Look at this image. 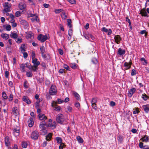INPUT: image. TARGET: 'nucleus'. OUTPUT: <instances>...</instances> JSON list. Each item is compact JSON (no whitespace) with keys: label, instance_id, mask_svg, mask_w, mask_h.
I'll use <instances>...</instances> for the list:
<instances>
[{"label":"nucleus","instance_id":"1","mask_svg":"<svg viewBox=\"0 0 149 149\" xmlns=\"http://www.w3.org/2000/svg\"><path fill=\"white\" fill-rule=\"evenodd\" d=\"M32 60V62L33 63V66L30 65V68H29V69L34 71H36L38 69V67L40 64V62L38 61L37 58H34Z\"/></svg>","mask_w":149,"mask_h":149},{"label":"nucleus","instance_id":"2","mask_svg":"<svg viewBox=\"0 0 149 149\" xmlns=\"http://www.w3.org/2000/svg\"><path fill=\"white\" fill-rule=\"evenodd\" d=\"M3 9L2 12L4 14L9 12L10 11L11 4L8 2H6L3 5Z\"/></svg>","mask_w":149,"mask_h":149},{"label":"nucleus","instance_id":"3","mask_svg":"<svg viewBox=\"0 0 149 149\" xmlns=\"http://www.w3.org/2000/svg\"><path fill=\"white\" fill-rule=\"evenodd\" d=\"M56 120L58 123L61 124H63L65 121L63 115L60 113L58 114L56 116Z\"/></svg>","mask_w":149,"mask_h":149},{"label":"nucleus","instance_id":"4","mask_svg":"<svg viewBox=\"0 0 149 149\" xmlns=\"http://www.w3.org/2000/svg\"><path fill=\"white\" fill-rule=\"evenodd\" d=\"M49 93L50 95H56L57 90L56 87L54 85H52L49 89Z\"/></svg>","mask_w":149,"mask_h":149},{"label":"nucleus","instance_id":"5","mask_svg":"<svg viewBox=\"0 0 149 149\" xmlns=\"http://www.w3.org/2000/svg\"><path fill=\"white\" fill-rule=\"evenodd\" d=\"M46 125V123L44 121H42L40 122V127L41 130L43 132L42 134H45L47 132V131L45 129V125Z\"/></svg>","mask_w":149,"mask_h":149},{"label":"nucleus","instance_id":"6","mask_svg":"<svg viewBox=\"0 0 149 149\" xmlns=\"http://www.w3.org/2000/svg\"><path fill=\"white\" fill-rule=\"evenodd\" d=\"M48 35H43L42 34H40L38 36V39L42 42L45 41L49 37Z\"/></svg>","mask_w":149,"mask_h":149},{"label":"nucleus","instance_id":"7","mask_svg":"<svg viewBox=\"0 0 149 149\" xmlns=\"http://www.w3.org/2000/svg\"><path fill=\"white\" fill-rule=\"evenodd\" d=\"M20 70L22 72H24L25 71V69L26 67L28 68H30L29 64L28 63H26L25 64H22L20 65Z\"/></svg>","mask_w":149,"mask_h":149},{"label":"nucleus","instance_id":"8","mask_svg":"<svg viewBox=\"0 0 149 149\" xmlns=\"http://www.w3.org/2000/svg\"><path fill=\"white\" fill-rule=\"evenodd\" d=\"M39 136L38 132L37 131H34L32 132L31 137L32 139L36 140L38 138Z\"/></svg>","mask_w":149,"mask_h":149},{"label":"nucleus","instance_id":"9","mask_svg":"<svg viewBox=\"0 0 149 149\" xmlns=\"http://www.w3.org/2000/svg\"><path fill=\"white\" fill-rule=\"evenodd\" d=\"M136 91V89L135 88H132L128 91V96L130 97H132L133 94L135 93Z\"/></svg>","mask_w":149,"mask_h":149},{"label":"nucleus","instance_id":"10","mask_svg":"<svg viewBox=\"0 0 149 149\" xmlns=\"http://www.w3.org/2000/svg\"><path fill=\"white\" fill-rule=\"evenodd\" d=\"M19 8L20 10H25L26 8V4L24 3H20L19 5Z\"/></svg>","mask_w":149,"mask_h":149},{"label":"nucleus","instance_id":"11","mask_svg":"<svg viewBox=\"0 0 149 149\" xmlns=\"http://www.w3.org/2000/svg\"><path fill=\"white\" fill-rule=\"evenodd\" d=\"M125 53V50L122 49L121 48H119L118 49L117 52V54L120 56H123Z\"/></svg>","mask_w":149,"mask_h":149},{"label":"nucleus","instance_id":"12","mask_svg":"<svg viewBox=\"0 0 149 149\" xmlns=\"http://www.w3.org/2000/svg\"><path fill=\"white\" fill-rule=\"evenodd\" d=\"M114 39L115 40V42H116L118 44H119L120 41L121 40V38L120 36L119 35H116L114 38Z\"/></svg>","mask_w":149,"mask_h":149},{"label":"nucleus","instance_id":"13","mask_svg":"<svg viewBox=\"0 0 149 149\" xmlns=\"http://www.w3.org/2000/svg\"><path fill=\"white\" fill-rule=\"evenodd\" d=\"M131 65V62H125L124 64V66L125 68V70H128L130 68Z\"/></svg>","mask_w":149,"mask_h":149},{"label":"nucleus","instance_id":"14","mask_svg":"<svg viewBox=\"0 0 149 149\" xmlns=\"http://www.w3.org/2000/svg\"><path fill=\"white\" fill-rule=\"evenodd\" d=\"M38 118L40 120H45L47 118L45 115L42 113H40L39 114Z\"/></svg>","mask_w":149,"mask_h":149},{"label":"nucleus","instance_id":"15","mask_svg":"<svg viewBox=\"0 0 149 149\" xmlns=\"http://www.w3.org/2000/svg\"><path fill=\"white\" fill-rule=\"evenodd\" d=\"M13 113L15 116H17L19 114V109L17 107H14L13 109Z\"/></svg>","mask_w":149,"mask_h":149},{"label":"nucleus","instance_id":"16","mask_svg":"<svg viewBox=\"0 0 149 149\" xmlns=\"http://www.w3.org/2000/svg\"><path fill=\"white\" fill-rule=\"evenodd\" d=\"M142 141L147 142H149V138H148V136H145L142 137L140 139Z\"/></svg>","mask_w":149,"mask_h":149},{"label":"nucleus","instance_id":"17","mask_svg":"<svg viewBox=\"0 0 149 149\" xmlns=\"http://www.w3.org/2000/svg\"><path fill=\"white\" fill-rule=\"evenodd\" d=\"M23 100L28 104H30L31 103L30 101L28 98L26 96H24L22 98Z\"/></svg>","mask_w":149,"mask_h":149},{"label":"nucleus","instance_id":"18","mask_svg":"<svg viewBox=\"0 0 149 149\" xmlns=\"http://www.w3.org/2000/svg\"><path fill=\"white\" fill-rule=\"evenodd\" d=\"M52 120L51 119H50L49 120V122L50 123L48 125V126L50 127H53L54 128L55 127V124H56V123L55 122H54L53 123L51 124V123L52 122Z\"/></svg>","mask_w":149,"mask_h":149},{"label":"nucleus","instance_id":"19","mask_svg":"<svg viewBox=\"0 0 149 149\" xmlns=\"http://www.w3.org/2000/svg\"><path fill=\"white\" fill-rule=\"evenodd\" d=\"M142 107L144 111L146 113H148V112L149 111V105H144Z\"/></svg>","mask_w":149,"mask_h":149},{"label":"nucleus","instance_id":"20","mask_svg":"<svg viewBox=\"0 0 149 149\" xmlns=\"http://www.w3.org/2000/svg\"><path fill=\"white\" fill-rule=\"evenodd\" d=\"M1 36L3 38L5 39V40L8 39L9 37V35L6 33L1 34Z\"/></svg>","mask_w":149,"mask_h":149},{"label":"nucleus","instance_id":"21","mask_svg":"<svg viewBox=\"0 0 149 149\" xmlns=\"http://www.w3.org/2000/svg\"><path fill=\"white\" fill-rule=\"evenodd\" d=\"M10 142L9 137L8 136L6 137L5 139V143L6 146L8 147L10 145Z\"/></svg>","mask_w":149,"mask_h":149},{"label":"nucleus","instance_id":"22","mask_svg":"<svg viewBox=\"0 0 149 149\" xmlns=\"http://www.w3.org/2000/svg\"><path fill=\"white\" fill-rule=\"evenodd\" d=\"M3 27L7 31H10L11 29V26L8 24L4 25H3Z\"/></svg>","mask_w":149,"mask_h":149},{"label":"nucleus","instance_id":"23","mask_svg":"<svg viewBox=\"0 0 149 149\" xmlns=\"http://www.w3.org/2000/svg\"><path fill=\"white\" fill-rule=\"evenodd\" d=\"M19 129H14L13 130V134L15 136H17L19 135Z\"/></svg>","mask_w":149,"mask_h":149},{"label":"nucleus","instance_id":"24","mask_svg":"<svg viewBox=\"0 0 149 149\" xmlns=\"http://www.w3.org/2000/svg\"><path fill=\"white\" fill-rule=\"evenodd\" d=\"M10 36L12 38L16 39L18 36V35L16 33H11L10 34Z\"/></svg>","mask_w":149,"mask_h":149},{"label":"nucleus","instance_id":"25","mask_svg":"<svg viewBox=\"0 0 149 149\" xmlns=\"http://www.w3.org/2000/svg\"><path fill=\"white\" fill-rule=\"evenodd\" d=\"M140 13L143 16L148 17V15L145 10L143 9L141 10Z\"/></svg>","mask_w":149,"mask_h":149},{"label":"nucleus","instance_id":"26","mask_svg":"<svg viewBox=\"0 0 149 149\" xmlns=\"http://www.w3.org/2000/svg\"><path fill=\"white\" fill-rule=\"evenodd\" d=\"M34 122L33 119L32 118H30V120L29 121V127H32L33 125Z\"/></svg>","mask_w":149,"mask_h":149},{"label":"nucleus","instance_id":"27","mask_svg":"<svg viewBox=\"0 0 149 149\" xmlns=\"http://www.w3.org/2000/svg\"><path fill=\"white\" fill-rule=\"evenodd\" d=\"M90 34L89 33H86L84 34V36L85 38L86 39L90 40H91V39L90 38V37L89 36V35H90Z\"/></svg>","mask_w":149,"mask_h":149},{"label":"nucleus","instance_id":"28","mask_svg":"<svg viewBox=\"0 0 149 149\" xmlns=\"http://www.w3.org/2000/svg\"><path fill=\"white\" fill-rule=\"evenodd\" d=\"M73 94L77 100H80V96L76 92H74L73 93Z\"/></svg>","mask_w":149,"mask_h":149},{"label":"nucleus","instance_id":"29","mask_svg":"<svg viewBox=\"0 0 149 149\" xmlns=\"http://www.w3.org/2000/svg\"><path fill=\"white\" fill-rule=\"evenodd\" d=\"M21 24L23 25L27 26H28V23L24 19H21L20 21Z\"/></svg>","mask_w":149,"mask_h":149},{"label":"nucleus","instance_id":"30","mask_svg":"<svg viewBox=\"0 0 149 149\" xmlns=\"http://www.w3.org/2000/svg\"><path fill=\"white\" fill-rule=\"evenodd\" d=\"M61 17L63 19H65L67 18L66 15H65V12L63 10L61 14Z\"/></svg>","mask_w":149,"mask_h":149},{"label":"nucleus","instance_id":"31","mask_svg":"<svg viewBox=\"0 0 149 149\" xmlns=\"http://www.w3.org/2000/svg\"><path fill=\"white\" fill-rule=\"evenodd\" d=\"M31 20L33 22L36 21L37 22H39L38 17L37 16H35V17H32L31 19Z\"/></svg>","mask_w":149,"mask_h":149},{"label":"nucleus","instance_id":"32","mask_svg":"<svg viewBox=\"0 0 149 149\" xmlns=\"http://www.w3.org/2000/svg\"><path fill=\"white\" fill-rule=\"evenodd\" d=\"M27 38H30L32 39L33 38V34L31 32H29L27 35L26 36Z\"/></svg>","mask_w":149,"mask_h":149},{"label":"nucleus","instance_id":"33","mask_svg":"<svg viewBox=\"0 0 149 149\" xmlns=\"http://www.w3.org/2000/svg\"><path fill=\"white\" fill-rule=\"evenodd\" d=\"M56 139L57 141V142L58 143L61 144V143H62V139L61 137H57L56 138Z\"/></svg>","mask_w":149,"mask_h":149},{"label":"nucleus","instance_id":"34","mask_svg":"<svg viewBox=\"0 0 149 149\" xmlns=\"http://www.w3.org/2000/svg\"><path fill=\"white\" fill-rule=\"evenodd\" d=\"M52 134L51 133H49L46 136V140L48 141H49L50 140V139L52 137Z\"/></svg>","mask_w":149,"mask_h":149},{"label":"nucleus","instance_id":"35","mask_svg":"<svg viewBox=\"0 0 149 149\" xmlns=\"http://www.w3.org/2000/svg\"><path fill=\"white\" fill-rule=\"evenodd\" d=\"M77 139L78 142L79 143H82L83 142V140L79 136H78L77 137Z\"/></svg>","mask_w":149,"mask_h":149},{"label":"nucleus","instance_id":"36","mask_svg":"<svg viewBox=\"0 0 149 149\" xmlns=\"http://www.w3.org/2000/svg\"><path fill=\"white\" fill-rule=\"evenodd\" d=\"M63 10H64L62 9H58L55 10V12L56 14H58L61 12H62Z\"/></svg>","mask_w":149,"mask_h":149},{"label":"nucleus","instance_id":"37","mask_svg":"<svg viewBox=\"0 0 149 149\" xmlns=\"http://www.w3.org/2000/svg\"><path fill=\"white\" fill-rule=\"evenodd\" d=\"M22 147L24 148H26L27 146V143L25 141H23L22 143Z\"/></svg>","mask_w":149,"mask_h":149},{"label":"nucleus","instance_id":"38","mask_svg":"<svg viewBox=\"0 0 149 149\" xmlns=\"http://www.w3.org/2000/svg\"><path fill=\"white\" fill-rule=\"evenodd\" d=\"M40 50L42 54H43L45 52V48L43 46H42L40 47Z\"/></svg>","mask_w":149,"mask_h":149},{"label":"nucleus","instance_id":"39","mask_svg":"<svg viewBox=\"0 0 149 149\" xmlns=\"http://www.w3.org/2000/svg\"><path fill=\"white\" fill-rule=\"evenodd\" d=\"M141 61H142V63L144 65L147 64V63L146 61L144 58H141Z\"/></svg>","mask_w":149,"mask_h":149},{"label":"nucleus","instance_id":"40","mask_svg":"<svg viewBox=\"0 0 149 149\" xmlns=\"http://www.w3.org/2000/svg\"><path fill=\"white\" fill-rule=\"evenodd\" d=\"M139 112V111L138 110V108H135V110L133 112V114H138Z\"/></svg>","mask_w":149,"mask_h":149},{"label":"nucleus","instance_id":"41","mask_svg":"<svg viewBox=\"0 0 149 149\" xmlns=\"http://www.w3.org/2000/svg\"><path fill=\"white\" fill-rule=\"evenodd\" d=\"M68 24L70 28L71 27V20L70 19H67Z\"/></svg>","mask_w":149,"mask_h":149},{"label":"nucleus","instance_id":"42","mask_svg":"<svg viewBox=\"0 0 149 149\" xmlns=\"http://www.w3.org/2000/svg\"><path fill=\"white\" fill-rule=\"evenodd\" d=\"M71 67L72 69H75L77 68V65L75 63H71L70 64Z\"/></svg>","mask_w":149,"mask_h":149},{"label":"nucleus","instance_id":"43","mask_svg":"<svg viewBox=\"0 0 149 149\" xmlns=\"http://www.w3.org/2000/svg\"><path fill=\"white\" fill-rule=\"evenodd\" d=\"M24 87L26 88H28V82L27 81H24Z\"/></svg>","mask_w":149,"mask_h":149},{"label":"nucleus","instance_id":"44","mask_svg":"<svg viewBox=\"0 0 149 149\" xmlns=\"http://www.w3.org/2000/svg\"><path fill=\"white\" fill-rule=\"evenodd\" d=\"M142 98L145 100H146L148 99V96L146 94H144L142 95Z\"/></svg>","mask_w":149,"mask_h":149},{"label":"nucleus","instance_id":"45","mask_svg":"<svg viewBox=\"0 0 149 149\" xmlns=\"http://www.w3.org/2000/svg\"><path fill=\"white\" fill-rule=\"evenodd\" d=\"M67 109L68 112H72V108L70 106H68L67 107Z\"/></svg>","mask_w":149,"mask_h":149},{"label":"nucleus","instance_id":"46","mask_svg":"<svg viewBox=\"0 0 149 149\" xmlns=\"http://www.w3.org/2000/svg\"><path fill=\"white\" fill-rule=\"evenodd\" d=\"M21 13L19 11H17L15 13V15L17 17L20 16L21 15Z\"/></svg>","mask_w":149,"mask_h":149},{"label":"nucleus","instance_id":"47","mask_svg":"<svg viewBox=\"0 0 149 149\" xmlns=\"http://www.w3.org/2000/svg\"><path fill=\"white\" fill-rule=\"evenodd\" d=\"M26 75L28 77H31L32 76V74L31 72H26Z\"/></svg>","mask_w":149,"mask_h":149},{"label":"nucleus","instance_id":"48","mask_svg":"<svg viewBox=\"0 0 149 149\" xmlns=\"http://www.w3.org/2000/svg\"><path fill=\"white\" fill-rule=\"evenodd\" d=\"M61 109V108L59 106H56L54 107V109L56 111H60Z\"/></svg>","mask_w":149,"mask_h":149},{"label":"nucleus","instance_id":"49","mask_svg":"<svg viewBox=\"0 0 149 149\" xmlns=\"http://www.w3.org/2000/svg\"><path fill=\"white\" fill-rule=\"evenodd\" d=\"M70 3L72 4H75L76 3L75 0H67Z\"/></svg>","mask_w":149,"mask_h":149},{"label":"nucleus","instance_id":"50","mask_svg":"<svg viewBox=\"0 0 149 149\" xmlns=\"http://www.w3.org/2000/svg\"><path fill=\"white\" fill-rule=\"evenodd\" d=\"M2 96L4 99H7V96L6 95V93L5 92H2Z\"/></svg>","mask_w":149,"mask_h":149},{"label":"nucleus","instance_id":"51","mask_svg":"<svg viewBox=\"0 0 149 149\" xmlns=\"http://www.w3.org/2000/svg\"><path fill=\"white\" fill-rule=\"evenodd\" d=\"M20 51L22 53L25 51V49L24 48V45H22L20 47Z\"/></svg>","mask_w":149,"mask_h":149},{"label":"nucleus","instance_id":"52","mask_svg":"<svg viewBox=\"0 0 149 149\" xmlns=\"http://www.w3.org/2000/svg\"><path fill=\"white\" fill-rule=\"evenodd\" d=\"M97 100L96 98H93L91 101V103H97Z\"/></svg>","mask_w":149,"mask_h":149},{"label":"nucleus","instance_id":"53","mask_svg":"<svg viewBox=\"0 0 149 149\" xmlns=\"http://www.w3.org/2000/svg\"><path fill=\"white\" fill-rule=\"evenodd\" d=\"M22 39L21 38H17L16 42L17 43H20L22 42Z\"/></svg>","mask_w":149,"mask_h":149},{"label":"nucleus","instance_id":"54","mask_svg":"<svg viewBox=\"0 0 149 149\" xmlns=\"http://www.w3.org/2000/svg\"><path fill=\"white\" fill-rule=\"evenodd\" d=\"M92 62L94 64H97V61L96 58H93L92 60Z\"/></svg>","mask_w":149,"mask_h":149},{"label":"nucleus","instance_id":"55","mask_svg":"<svg viewBox=\"0 0 149 149\" xmlns=\"http://www.w3.org/2000/svg\"><path fill=\"white\" fill-rule=\"evenodd\" d=\"M89 36L90 37V39L91 40H90V41H92L93 40H94V39H95V38L92 34H90V35H89Z\"/></svg>","mask_w":149,"mask_h":149},{"label":"nucleus","instance_id":"56","mask_svg":"<svg viewBox=\"0 0 149 149\" xmlns=\"http://www.w3.org/2000/svg\"><path fill=\"white\" fill-rule=\"evenodd\" d=\"M75 106L77 108L79 109L80 107V104L78 102H77L74 104Z\"/></svg>","mask_w":149,"mask_h":149},{"label":"nucleus","instance_id":"57","mask_svg":"<svg viewBox=\"0 0 149 149\" xmlns=\"http://www.w3.org/2000/svg\"><path fill=\"white\" fill-rule=\"evenodd\" d=\"M136 74V72L134 69H132V70L131 75L134 76Z\"/></svg>","mask_w":149,"mask_h":149},{"label":"nucleus","instance_id":"58","mask_svg":"<svg viewBox=\"0 0 149 149\" xmlns=\"http://www.w3.org/2000/svg\"><path fill=\"white\" fill-rule=\"evenodd\" d=\"M93 109H96L97 107L96 106V103H91Z\"/></svg>","mask_w":149,"mask_h":149},{"label":"nucleus","instance_id":"59","mask_svg":"<svg viewBox=\"0 0 149 149\" xmlns=\"http://www.w3.org/2000/svg\"><path fill=\"white\" fill-rule=\"evenodd\" d=\"M31 58L32 59H33L34 58H35V52L34 51H33L32 52V54H31Z\"/></svg>","mask_w":149,"mask_h":149},{"label":"nucleus","instance_id":"60","mask_svg":"<svg viewBox=\"0 0 149 149\" xmlns=\"http://www.w3.org/2000/svg\"><path fill=\"white\" fill-rule=\"evenodd\" d=\"M68 35L69 36H72V31L71 29H69L68 31Z\"/></svg>","mask_w":149,"mask_h":149},{"label":"nucleus","instance_id":"61","mask_svg":"<svg viewBox=\"0 0 149 149\" xmlns=\"http://www.w3.org/2000/svg\"><path fill=\"white\" fill-rule=\"evenodd\" d=\"M64 146L65 145L63 143L60 144V145L59 146V149H63Z\"/></svg>","mask_w":149,"mask_h":149},{"label":"nucleus","instance_id":"62","mask_svg":"<svg viewBox=\"0 0 149 149\" xmlns=\"http://www.w3.org/2000/svg\"><path fill=\"white\" fill-rule=\"evenodd\" d=\"M57 102L59 104H61L64 101L63 100H61L60 99H58L57 100Z\"/></svg>","mask_w":149,"mask_h":149},{"label":"nucleus","instance_id":"63","mask_svg":"<svg viewBox=\"0 0 149 149\" xmlns=\"http://www.w3.org/2000/svg\"><path fill=\"white\" fill-rule=\"evenodd\" d=\"M63 68L65 69L66 70H69V66L67 65L66 64H64L63 65Z\"/></svg>","mask_w":149,"mask_h":149},{"label":"nucleus","instance_id":"64","mask_svg":"<svg viewBox=\"0 0 149 149\" xmlns=\"http://www.w3.org/2000/svg\"><path fill=\"white\" fill-rule=\"evenodd\" d=\"M5 76L6 78H8L9 76V72L7 71H6L5 72Z\"/></svg>","mask_w":149,"mask_h":149}]
</instances>
